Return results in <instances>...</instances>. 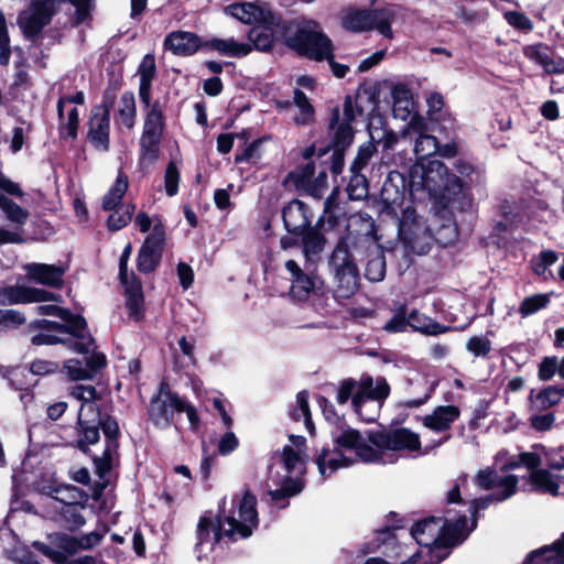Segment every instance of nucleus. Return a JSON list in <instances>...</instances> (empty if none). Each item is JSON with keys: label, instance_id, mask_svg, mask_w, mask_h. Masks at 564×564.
I'll use <instances>...</instances> for the list:
<instances>
[{"label": "nucleus", "instance_id": "30", "mask_svg": "<svg viewBox=\"0 0 564 564\" xmlns=\"http://www.w3.org/2000/svg\"><path fill=\"white\" fill-rule=\"evenodd\" d=\"M330 437L334 447L330 448L333 453L345 451H354L357 448L364 436L360 431L351 427L346 420L334 426L330 431Z\"/></svg>", "mask_w": 564, "mask_h": 564}, {"label": "nucleus", "instance_id": "26", "mask_svg": "<svg viewBox=\"0 0 564 564\" xmlns=\"http://www.w3.org/2000/svg\"><path fill=\"white\" fill-rule=\"evenodd\" d=\"M28 279L52 288H58L63 283L65 269L59 265L45 263H29L24 265Z\"/></svg>", "mask_w": 564, "mask_h": 564}, {"label": "nucleus", "instance_id": "48", "mask_svg": "<svg viewBox=\"0 0 564 564\" xmlns=\"http://www.w3.org/2000/svg\"><path fill=\"white\" fill-rule=\"evenodd\" d=\"M0 209L6 219L15 226H23L29 219V212L0 192Z\"/></svg>", "mask_w": 564, "mask_h": 564}, {"label": "nucleus", "instance_id": "8", "mask_svg": "<svg viewBox=\"0 0 564 564\" xmlns=\"http://www.w3.org/2000/svg\"><path fill=\"white\" fill-rule=\"evenodd\" d=\"M143 131L140 138V162L153 164L160 154V143L164 130L163 109L159 101L149 102Z\"/></svg>", "mask_w": 564, "mask_h": 564}, {"label": "nucleus", "instance_id": "18", "mask_svg": "<svg viewBox=\"0 0 564 564\" xmlns=\"http://www.w3.org/2000/svg\"><path fill=\"white\" fill-rule=\"evenodd\" d=\"M180 398L172 393L166 382L160 384L159 394L151 400L149 415L151 421L160 427L172 423L173 411H177Z\"/></svg>", "mask_w": 564, "mask_h": 564}, {"label": "nucleus", "instance_id": "46", "mask_svg": "<svg viewBox=\"0 0 564 564\" xmlns=\"http://www.w3.org/2000/svg\"><path fill=\"white\" fill-rule=\"evenodd\" d=\"M127 294V307L131 316L139 317L143 306V294L141 283L131 275L127 284H123Z\"/></svg>", "mask_w": 564, "mask_h": 564}, {"label": "nucleus", "instance_id": "27", "mask_svg": "<svg viewBox=\"0 0 564 564\" xmlns=\"http://www.w3.org/2000/svg\"><path fill=\"white\" fill-rule=\"evenodd\" d=\"M522 564H564V532L552 544L530 552Z\"/></svg>", "mask_w": 564, "mask_h": 564}, {"label": "nucleus", "instance_id": "40", "mask_svg": "<svg viewBox=\"0 0 564 564\" xmlns=\"http://www.w3.org/2000/svg\"><path fill=\"white\" fill-rule=\"evenodd\" d=\"M454 169L466 178L463 181L462 177L457 176L464 188H468V193L474 197L471 187L481 183L485 173L484 170L465 159H457L454 162Z\"/></svg>", "mask_w": 564, "mask_h": 564}, {"label": "nucleus", "instance_id": "11", "mask_svg": "<svg viewBox=\"0 0 564 564\" xmlns=\"http://www.w3.org/2000/svg\"><path fill=\"white\" fill-rule=\"evenodd\" d=\"M129 186L128 176L120 170L113 185L109 188L102 198V207L106 210H112L108 218V227L111 230H119L127 226L135 210V206L128 204L121 205V199Z\"/></svg>", "mask_w": 564, "mask_h": 564}, {"label": "nucleus", "instance_id": "56", "mask_svg": "<svg viewBox=\"0 0 564 564\" xmlns=\"http://www.w3.org/2000/svg\"><path fill=\"white\" fill-rule=\"evenodd\" d=\"M386 258L383 254H377L368 259L365 268V276L371 282H380L386 276Z\"/></svg>", "mask_w": 564, "mask_h": 564}, {"label": "nucleus", "instance_id": "10", "mask_svg": "<svg viewBox=\"0 0 564 564\" xmlns=\"http://www.w3.org/2000/svg\"><path fill=\"white\" fill-rule=\"evenodd\" d=\"M429 225L416 209L408 206L399 218L398 236L414 253L425 256L430 252V238H424L429 231Z\"/></svg>", "mask_w": 564, "mask_h": 564}, {"label": "nucleus", "instance_id": "5", "mask_svg": "<svg viewBox=\"0 0 564 564\" xmlns=\"http://www.w3.org/2000/svg\"><path fill=\"white\" fill-rule=\"evenodd\" d=\"M323 252L324 251H317L311 258L303 252V268L295 260L284 262V268L290 273L291 285L288 292L290 300L294 302H305L310 299L311 294H324V281L317 274Z\"/></svg>", "mask_w": 564, "mask_h": 564}, {"label": "nucleus", "instance_id": "19", "mask_svg": "<svg viewBox=\"0 0 564 564\" xmlns=\"http://www.w3.org/2000/svg\"><path fill=\"white\" fill-rule=\"evenodd\" d=\"M522 53L525 58L541 66L545 74H564V57L558 55L552 46L539 42L523 46Z\"/></svg>", "mask_w": 564, "mask_h": 564}, {"label": "nucleus", "instance_id": "64", "mask_svg": "<svg viewBox=\"0 0 564 564\" xmlns=\"http://www.w3.org/2000/svg\"><path fill=\"white\" fill-rule=\"evenodd\" d=\"M466 349L475 357H487L491 351V341L487 337L471 336L466 343Z\"/></svg>", "mask_w": 564, "mask_h": 564}, {"label": "nucleus", "instance_id": "50", "mask_svg": "<svg viewBox=\"0 0 564 564\" xmlns=\"http://www.w3.org/2000/svg\"><path fill=\"white\" fill-rule=\"evenodd\" d=\"M209 46L228 56H246L252 51V46L248 43H239L234 39H214L209 42Z\"/></svg>", "mask_w": 564, "mask_h": 564}, {"label": "nucleus", "instance_id": "53", "mask_svg": "<svg viewBox=\"0 0 564 564\" xmlns=\"http://www.w3.org/2000/svg\"><path fill=\"white\" fill-rule=\"evenodd\" d=\"M373 17L371 18V30L376 29L384 37L391 39L393 36L391 23L393 20V12L388 9L372 10Z\"/></svg>", "mask_w": 564, "mask_h": 564}, {"label": "nucleus", "instance_id": "55", "mask_svg": "<svg viewBox=\"0 0 564 564\" xmlns=\"http://www.w3.org/2000/svg\"><path fill=\"white\" fill-rule=\"evenodd\" d=\"M340 224L339 209L336 208H323V214L314 223L319 235H324L327 231L334 230Z\"/></svg>", "mask_w": 564, "mask_h": 564}, {"label": "nucleus", "instance_id": "36", "mask_svg": "<svg viewBox=\"0 0 564 564\" xmlns=\"http://www.w3.org/2000/svg\"><path fill=\"white\" fill-rule=\"evenodd\" d=\"M156 66L152 55H145L139 66L140 87L139 97L142 104L149 106L151 100V83L155 76Z\"/></svg>", "mask_w": 564, "mask_h": 564}, {"label": "nucleus", "instance_id": "12", "mask_svg": "<svg viewBox=\"0 0 564 564\" xmlns=\"http://www.w3.org/2000/svg\"><path fill=\"white\" fill-rule=\"evenodd\" d=\"M367 440L379 449L393 452H417L421 449L420 435L408 427L370 430Z\"/></svg>", "mask_w": 564, "mask_h": 564}, {"label": "nucleus", "instance_id": "4", "mask_svg": "<svg viewBox=\"0 0 564 564\" xmlns=\"http://www.w3.org/2000/svg\"><path fill=\"white\" fill-rule=\"evenodd\" d=\"M290 25L284 22V46L297 55L315 62H323L333 48V42L314 20L299 23L292 34Z\"/></svg>", "mask_w": 564, "mask_h": 564}, {"label": "nucleus", "instance_id": "33", "mask_svg": "<svg viewBox=\"0 0 564 564\" xmlns=\"http://www.w3.org/2000/svg\"><path fill=\"white\" fill-rule=\"evenodd\" d=\"M10 303L57 302L59 296L36 288L12 286L4 291Z\"/></svg>", "mask_w": 564, "mask_h": 564}, {"label": "nucleus", "instance_id": "7", "mask_svg": "<svg viewBox=\"0 0 564 564\" xmlns=\"http://www.w3.org/2000/svg\"><path fill=\"white\" fill-rule=\"evenodd\" d=\"M328 267L341 297H350L358 291L359 270L345 237L337 241L328 258Z\"/></svg>", "mask_w": 564, "mask_h": 564}, {"label": "nucleus", "instance_id": "21", "mask_svg": "<svg viewBox=\"0 0 564 564\" xmlns=\"http://www.w3.org/2000/svg\"><path fill=\"white\" fill-rule=\"evenodd\" d=\"M225 12L245 24L272 23L274 14L264 2H241L227 6Z\"/></svg>", "mask_w": 564, "mask_h": 564}, {"label": "nucleus", "instance_id": "47", "mask_svg": "<svg viewBox=\"0 0 564 564\" xmlns=\"http://www.w3.org/2000/svg\"><path fill=\"white\" fill-rule=\"evenodd\" d=\"M85 506L79 502L77 505L63 507L58 518L61 525L70 531L80 529L86 523V519L83 514Z\"/></svg>", "mask_w": 564, "mask_h": 564}, {"label": "nucleus", "instance_id": "63", "mask_svg": "<svg viewBox=\"0 0 564 564\" xmlns=\"http://www.w3.org/2000/svg\"><path fill=\"white\" fill-rule=\"evenodd\" d=\"M507 22L514 29L529 33L533 30L534 25L531 19L520 11H508L505 14Z\"/></svg>", "mask_w": 564, "mask_h": 564}, {"label": "nucleus", "instance_id": "3", "mask_svg": "<svg viewBox=\"0 0 564 564\" xmlns=\"http://www.w3.org/2000/svg\"><path fill=\"white\" fill-rule=\"evenodd\" d=\"M314 213L308 204L294 198L284 205V250L300 247L308 258L324 251L327 238L314 228Z\"/></svg>", "mask_w": 564, "mask_h": 564}, {"label": "nucleus", "instance_id": "24", "mask_svg": "<svg viewBox=\"0 0 564 564\" xmlns=\"http://www.w3.org/2000/svg\"><path fill=\"white\" fill-rule=\"evenodd\" d=\"M313 462L317 466V470L323 480L329 478L340 468H348L354 460L344 454V451L333 453L329 445L325 444L321 449H315Z\"/></svg>", "mask_w": 564, "mask_h": 564}, {"label": "nucleus", "instance_id": "44", "mask_svg": "<svg viewBox=\"0 0 564 564\" xmlns=\"http://www.w3.org/2000/svg\"><path fill=\"white\" fill-rule=\"evenodd\" d=\"M558 478L560 476H553L549 469L542 468L530 474V481L535 490L542 494H551L552 496L558 495Z\"/></svg>", "mask_w": 564, "mask_h": 564}, {"label": "nucleus", "instance_id": "60", "mask_svg": "<svg viewBox=\"0 0 564 564\" xmlns=\"http://www.w3.org/2000/svg\"><path fill=\"white\" fill-rule=\"evenodd\" d=\"M67 377L69 380H90L93 379V373L87 367H83V364L78 359H69L64 362L63 366Z\"/></svg>", "mask_w": 564, "mask_h": 564}, {"label": "nucleus", "instance_id": "23", "mask_svg": "<svg viewBox=\"0 0 564 564\" xmlns=\"http://www.w3.org/2000/svg\"><path fill=\"white\" fill-rule=\"evenodd\" d=\"M88 141L99 151L109 150L110 116L106 105L93 109L88 122Z\"/></svg>", "mask_w": 564, "mask_h": 564}, {"label": "nucleus", "instance_id": "15", "mask_svg": "<svg viewBox=\"0 0 564 564\" xmlns=\"http://www.w3.org/2000/svg\"><path fill=\"white\" fill-rule=\"evenodd\" d=\"M256 497L247 490L238 505V517L236 512L225 517L228 528H224V533L229 536L239 534L241 538H248L252 529L257 525L258 514L256 511Z\"/></svg>", "mask_w": 564, "mask_h": 564}, {"label": "nucleus", "instance_id": "45", "mask_svg": "<svg viewBox=\"0 0 564 564\" xmlns=\"http://www.w3.org/2000/svg\"><path fill=\"white\" fill-rule=\"evenodd\" d=\"M282 463V455L275 454L272 457V463L268 467V479L265 486L268 494L273 500H280L282 498V478L280 474Z\"/></svg>", "mask_w": 564, "mask_h": 564}, {"label": "nucleus", "instance_id": "2", "mask_svg": "<svg viewBox=\"0 0 564 564\" xmlns=\"http://www.w3.org/2000/svg\"><path fill=\"white\" fill-rule=\"evenodd\" d=\"M361 90L367 95L368 104L371 105L370 111L377 109L378 99L376 94L371 93L369 87L360 85L355 99L350 95L345 96L343 109L338 105L329 108L327 121L328 144L317 149L316 144L312 143L302 151V156L305 160H311L315 155L321 159L330 152L328 161L325 163L328 164L334 178L344 171L346 152L354 144L357 132L354 128L357 117L369 116V112H366L360 102Z\"/></svg>", "mask_w": 564, "mask_h": 564}, {"label": "nucleus", "instance_id": "9", "mask_svg": "<svg viewBox=\"0 0 564 564\" xmlns=\"http://www.w3.org/2000/svg\"><path fill=\"white\" fill-rule=\"evenodd\" d=\"M429 225L416 209L408 206L399 218L398 236L414 253L425 256L430 252V238H424L429 231Z\"/></svg>", "mask_w": 564, "mask_h": 564}, {"label": "nucleus", "instance_id": "41", "mask_svg": "<svg viewBox=\"0 0 564 564\" xmlns=\"http://www.w3.org/2000/svg\"><path fill=\"white\" fill-rule=\"evenodd\" d=\"M372 17V10H351L343 17L341 26L355 33L370 31Z\"/></svg>", "mask_w": 564, "mask_h": 564}, {"label": "nucleus", "instance_id": "29", "mask_svg": "<svg viewBox=\"0 0 564 564\" xmlns=\"http://www.w3.org/2000/svg\"><path fill=\"white\" fill-rule=\"evenodd\" d=\"M292 106L297 108V112L292 117V120L297 127L311 126L315 122L316 111L306 94L300 88L293 90V101L284 100V109Z\"/></svg>", "mask_w": 564, "mask_h": 564}, {"label": "nucleus", "instance_id": "34", "mask_svg": "<svg viewBox=\"0 0 564 564\" xmlns=\"http://www.w3.org/2000/svg\"><path fill=\"white\" fill-rule=\"evenodd\" d=\"M409 327H411L413 332H419L429 336H437L452 329L451 326L443 325L434 318L426 316L416 310H413L409 314Z\"/></svg>", "mask_w": 564, "mask_h": 564}, {"label": "nucleus", "instance_id": "16", "mask_svg": "<svg viewBox=\"0 0 564 564\" xmlns=\"http://www.w3.org/2000/svg\"><path fill=\"white\" fill-rule=\"evenodd\" d=\"M37 312L41 315L57 316L66 323H69V329L77 338L73 345L75 351L79 354H88L91 350L94 339L90 336L83 335V332L86 328V321L82 316L73 315L68 310L56 305H41L37 307Z\"/></svg>", "mask_w": 564, "mask_h": 564}, {"label": "nucleus", "instance_id": "1", "mask_svg": "<svg viewBox=\"0 0 564 564\" xmlns=\"http://www.w3.org/2000/svg\"><path fill=\"white\" fill-rule=\"evenodd\" d=\"M421 171L420 184L434 197L432 204L433 217L424 238H430L429 248L434 242L446 248L458 238V219L474 215V197L464 188L460 180L442 161L433 159L427 163L414 165L411 175L415 178Z\"/></svg>", "mask_w": 564, "mask_h": 564}, {"label": "nucleus", "instance_id": "6", "mask_svg": "<svg viewBox=\"0 0 564 564\" xmlns=\"http://www.w3.org/2000/svg\"><path fill=\"white\" fill-rule=\"evenodd\" d=\"M289 440L293 446L284 445V509L290 505L289 499L301 494L306 487L310 459L304 436L290 434Z\"/></svg>", "mask_w": 564, "mask_h": 564}, {"label": "nucleus", "instance_id": "52", "mask_svg": "<svg viewBox=\"0 0 564 564\" xmlns=\"http://www.w3.org/2000/svg\"><path fill=\"white\" fill-rule=\"evenodd\" d=\"M377 147L371 135V140L359 145L357 154L349 166V172H361L369 163L375 153Z\"/></svg>", "mask_w": 564, "mask_h": 564}, {"label": "nucleus", "instance_id": "17", "mask_svg": "<svg viewBox=\"0 0 564 564\" xmlns=\"http://www.w3.org/2000/svg\"><path fill=\"white\" fill-rule=\"evenodd\" d=\"M164 242L165 230L158 221L153 225L152 232L147 237L138 254V269L141 272L149 273L156 269L161 262Z\"/></svg>", "mask_w": 564, "mask_h": 564}, {"label": "nucleus", "instance_id": "13", "mask_svg": "<svg viewBox=\"0 0 564 564\" xmlns=\"http://www.w3.org/2000/svg\"><path fill=\"white\" fill-rule=\"evenodd\" d=\"M390 390V386L384 377L377 378L375 386L370 375H362L360 380L357 381L356 392L352 398L354 412L365 422L375 421V416L362 413V408L369 401H384L389 397Z\"/></svg>", "mask_w": 564, "mask_h": 564}, {"label": "nucleus", "instance_id": "39", "mask_svg": "<svg viewBox=\"0 0 564 564\" xmlns=\"http://www.w3.org/2000/svg\"><path fill=\"white\" fill-rule=\"evenodd\" d=\"M387 525L376 530L375 542L377 547L389 544L394 545L397 542V535L394 531L405 527L404 519L400 518L399 514L394 511H390L387 514Z\"/></svg>", "mask_w": 564, "mask_h": 564}, {"label": "nucleus", "instance_id": "58", "mask_svg": "<svg viewBox=\"0 0 564 564\" xmlns=\"http://www.w3.org/2000/svg\"><path fill=\"white\" fill-rule=\"evenodd\" d=\"M409 327V314L405 304H401L386 323L383 329L388 333H402Z\"/></svg>", "mask_w": 564, "mask_h": 564}, {"label": "nucleus", "instance_id": "54", "mask_svg": "<svg viewBox=\"0 0 564 564\" xmlns=\"http://www.w3.org/2000/svg\"><path fill=\"white\" fill-rule=\"evenodd\" d=\"M476 484L485 490H491L497 487H502V490H506L510 482L507 480V476L500 477L495 470L485 469L478 471Z\"/></svg>", "mask_w": 564, "mask_h": 564}, {"label": "nucleus", "instance_id": "32", "mask_svg": "<svg viewBox=\"0 0 564 564\" xmlns=\"http://www.w3.org/2000/svg\"><path fill=\"white\" fill-rule=\"evenodd\" d=\"M197 543L196 551L198 552V558H200L204 552H209L214 549V545L220 540L221 528L220 524H215L212 519L202 517L197 524Z\"/></svg>", "mask_w": 564, "mask_h": 564}, {"label": "nucleus", "instance_id": "20", "mask_svg": "<svg viewBox=\"0 0 564 564\" xmlns=\"http://www.w3.org/2000/svg\"><path fill=\"white\" fill-rule=\"evenodd\" d=\"M441 523L435 540L424 541V544H433L437 550L449 549L462 544L471 532L467 528V517L465 514L459 516L455 521L443 518Z\"/></svg>", "mask_w": 564, "mask_h": 564}, {"label": "nucleus", "instance_id": "28", "mask_svg": "<svg viewBox=\"0 0 564 564\" xmlns=\"http://www.w3.org/2000/svg\"><path fill=\"white\" fill-rule=\"evenodd\" d=\"M202 45L199 37L185 31L170 33L164 41V47L175 55L188 56L194 54Z\"/></svg>", "mask_w": 564, "mask_h": 564}, {"label": "nucleus", "instance_id": "22", "mask_svg": "<svg viewBox=\"0 0 564 564\" xmlns=\"http://www.w3.org/2000/svg\"><path fill=\"white\" fill-rule=\"evenodd\" d=\"M51 544L35 542L34 546L56 564H63L69 555L79 551L77 538L65 533H54L48 536Z\"/></svg>", "mask_w": 564, "mask_h": 564}, {"label": "nucleus", "instance_id": "62", "mask_svg": "<svg viewBox=\"0 0 564 564\" xmlns=\"http://www.w3.org/2000/svg\"><path fill=\"white\" fill-rule=\"evenodd\" d=\"M83 498V492L75 486L58 487L55 489L54 499L62 502L64 506H73L79 502Z\"/></svg>", "mask_w": 564, "mask_h": 564}, {"label": "nucleus", "instance_id": "49", "mask_svg": "<svg viewBox=\"0 0 564 564\" xmlns=\"http://www.w3.org/2000/svg\"><path fill=\"white\" fill-rule=\"evenodd\" d=\"M350 177L345 188L349 200H364L369 195V181L361 172H349Z\"/></svg>", "mask_w": 564, "mask_h": 564}, {"label": "nucleus", "instance_id": "43", "mask_svg": "<svg viewBox=\"0 0 564 564\" xmlns=\"http://www.w3.org/2000/svg\"><path fill=\"white\" fill-rule=\"evenodd\" d=\"M137 108L132 93H123L118 102L116 123L132 129L135 124Z\"/></svg>", "mask_w": 564, "mask_h": 564}, {"label": "nucleus", "instance_id": "57", "mask_svg": "<svg viewBox=\"0 0 564 564\" xmlns=\"http://www.w3.org/2000/svg\"><path fill=\"white\" fill-rule=\"evenodd\" d=\"M550 303L549 294H534L527 296L520 304L519 313L525 317L546 307Z\"/></svg>", "mask_w": 564, "mask_h": 564}, {"label": "nucleus", "instance_id": "42", "mask_svg": "<svg viewBox=\"0 0 564 564\" xmlns=\"http://www.w3.org/2000/svg\"><path fill=\"white\" fill-rule=\"evenodd\" d=\"M507 480L510 482L506 490L496 491L485 497L475 498L470 502L475 509L479 511L487 509L492 502H501L512 497L518 488V477L516 475H507Z\"/></svg>", "mask_w": 564, "mask_h": 564}, {"label": "nucleus", "instance_id": "51", "mask_svg": "<svg viewBox=\"0 0 564 564\" xmlns=\"http://www.w3.org/2000/svg\"><path fill=\"white\" fill-rule=\"evenodd\" d=\"M315 174V163L310 161L305 164L297 166L295 171L289 172L288 176L284 178V185L289 181L293 182L295 188L299 192H305L310 182L312 181Z\"/></svg>", "mask_w": 564, "mask_h": 564}, {"label": "nucleus", "instance_id": "25", "mask_svg": "<svg viewBox=\"0 0 564 564\" xmlns=\"http://www.w3.org/2000/svg\"><path fill=\"white\" fill-rule=\"evenodd\" d=\"M460 416V409L457 405H438L429 415L422 419V423L435 433H443L452 427Z\"/></svg>", "mask_w": 564, "mask_h": 564}, {"label": "nucleus", "instance_id": "31", "mask_svg": "<svg viewBox=\"0 0 564 564\" xmlns=\"http://www.w3.org/2000/svg\"><path fill=\"white\" fill-rule=\"evenodd\" d=\"M443 517L430 516L416 521L410 529V536L415 540L420 546L429 547L430 551L437 550L433 544H424L425 541L435 540L440 532Z\"/></svg>", "mask_w": 564, "mask_h": 564}, {"label": "nucleus", "instance_id": "59", "mask_svg": "<svg viewBox=\"0 0 564 564\" xmlns=\"http://www.w3.org/2000/svg\"><path fill=\"white\" fill-rule=\"evenodd\" d=\"M383 451L362 438L355 449V454L364 463H380L383 462Z\"/></svg>", "mask_w": 564, "mask_h": 564}, {"label": "nucleus", "instance_id": "14", "mask_svg": "<svg viewBox=\"0 0 564 564\" xmlns=\"http://www.w3.org/2000/svg\"><path fill=\"white\" fill-rule=\"evenodd\" d=\"M57 10V0H34L18 18L25 37L37 35L47 25Z\"/></svg>", "mask_w": 564, "mask_h": 564}, {"label": "nucleus", "instance_id": "35", "mask_svg": "<svg viewBox=\"0 0 564 564\" xmlns=\"http://www.w3.org/2000/svg\"><path fill=\"white\" fill-rule=\"evenodd\" d=\"M97 425H101L105 436L109 440L107 448L104 451L100 457H95V462L100 470H107L110 468L111 451L116 448V437L119 432L118 423L111 417H107L104 421L100 419L96 422Z\"/></svg>", "mask_w": 564, "mask_h": 564}, {"label": "nucleus", "instance_id": "37", "mask_svg": "<svg viewBox=\"0 0 564 564\" xmlns=\"http://www.w3.org/2000/svg\"><path fill=\"white\" fill-rule=\"evenodd\" d=\"M308 392L302 390L296 394V404L289 411L290 417L294 422H299L303 419L305 429L311 436L316 435V427L312 419V413L308 403Z\"/></svg>", "mask_w": 564, "mask_h": 564}, {"label": "nucleus", "instance_id": "61", "mask_svg": "<svg viewBox=\"0 0 564 564\" xmlns=\"http://www.w3.org/2000/svg\"><path fill=\"white\" fill-rule=\"evenodd\" d=\"M328 187V175L325 170H321L317 176H313L307 188L305 189V194L315 198L321 199Z\"/></svg>", "mask_w": 564, "mask_h": 564}, {"label": "nucleus", "instance_id": "38", "mask_svg": "<svg viewBox=\"0 0 564 564\" xmlns=\"http://www.w3.org/2000/svg\"><path fill=\"white\" fill-rule=\"evenodd\" d=\"M273 26L278 28L275 17L272 23H259L249 32L248 39L254 48L263 52L271 50L275 40Z\"/></svg>", "mask_w": 564, "mask_h": 564}]
</instances>
